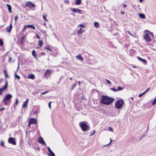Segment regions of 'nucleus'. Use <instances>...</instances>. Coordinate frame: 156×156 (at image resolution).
<instances>
[{
    "instance_id": "1",
    "label": "nucleus",
    "mask_w": 156,
    "mask_h": 156,
    "mask_svg": "<svg viewBox=\"0 0 156 156\" xmlns=\"http://www.w3.org/2000/svg\"><path fill=\"white\" fill-rule=\"evenodd\" d=\"M114 100L113 98L103 95L101 97L100 102L103 105H108L112 103Z\"/></svg>"
},
{
    "instance_id": "2",
    "label": "nucleus",
    "mask_w": 156,
    "mask_h": 156,
    "mask_svg": "<svg viewBox=\"0 0 156 156\" xmlns=\"http://www.w3.org/2000/svg\"><path fill=\"white\" fill-rule=\"evenodd\" d=\"M150 35H151L153 37H154L152 33L147 30H145L144 38L146 41H151V39L150 37Z\"/></svg>"
},
{
    "instance_id": "3",
    "label": "nucleus",
    "mask_w": 156,
    "mask_h": 156,
    "mask_svg": "<svg viewBox=\"0 0 156 156\" xmlns=\"http://www.w3.org/2000/svg\"><path fill=\"white\" fill-rule=\"evenodd\" d=\"M124 104V103L123 100H118L115 102V107L117 109L122 108L123 105Z\"/></svg>"
},
{
    "instance_id": "4",
    "label": "nucleus",
    "mask_w": 156,
    "mask_h": 156,
    "mask_svg": "<svg viewBox=\"0 0 156 156\" xmlns=\"http://www.w3.org/2000/svg\"><path fill=\"white\" fill-rule=\"evenodd\" d=\"M79 124L81 128L83 131H87L90 129V127L89 126L85 123L84 122H80L79 123Z\"/></svg>"
},
{
    "instance_id": "5",
    "label": "nucleus",
    "mask_w": 156,
    "mask_h": 156,
    "mask_svg": "<svg viewBox=\"0 0 156 156\" xmlns=\"http://www.w3.org/2000/svg\"><path fill=\"white\" fill-rule=\"evenodd\" d=\"M12 96L10 94H6L4 98L3 99V101L4 102V105H7L8 102H10V99L12 98Z\"/></svg>"
},
{
    "instance_id": "6",
    "label": "nucleus",
    "mask_w": 156,
    "mask_h": 156,
    "mask_svg": "<svg viewBox=\"0 0 156 156\" xmlns=\"http://www.w3.org/2000/svg\"><path fill=\"white\" fill-rule=\"evenodd\" d=\"M37 121L36 119L33 118H30L28 121V126H30V125L32 124H36Z\"/></svg>"
},
{
    "instance_id": "7",
    "label": "nucleus",
    "mask_w": 156,
    "mask_h": 156,
    "mask_svg": "<svg viewBox=\"0 0 156 156\" xmlns=\"http://www.w3.org/2000/svg\"><path fill=\"white\" fill-rule=\"evenodd\" d=\"M8 86V84L7 80L5 81V86L2 88L0 89V95H2L3 91L6 90Z\"/></svg>"
},
{
    "instance_id": "8",
    "label": "nucleus",
    "mask_w": 156,
    "mask_h": 156,
    "mask_svg": "<svg viewBox=\"0 0 156 156\" xmlns=\"http://www.w3.org/2000/svg\"><path fill=\"white\" fill-rule=\"evenodd\" d=\"M8 142L9 144H12L13 145L16 144V141L15 140V138L13 137H10L8 139Z\"/></svg>"
},
{
    "instance_id": "9",
    "label": "nucleus",
    "mask_w": 156,
    "mask_h": 156,
    "mask_svg": "<svg viewBox=\"0 0 156 156\" xmlns=\"http://www.w3.org/2000/svg\"><path fill=\"white\" fill-rule=\"evenodd\" d=\"M38 141L40 143L44 144L45 146L46 145V144L44 141L43 138L41 137H40L39 138Z\"/></svg>"
},
{
    "instance_id": "10",
    "label": "nucleus",
    "mask_w": 156,
    "mask_h": 156,
    "mask_svg": "<svg viewBox=\"0 0 156 156\" xmlns=\"http://www.w3.org/2000/svg\"><path fill=\"white\" fill-rule=\"evenodd\" d=\"M71 10L74 12L76 13L78 12L80 14L81 13V12H82V10H81L80 9H77L76 8L72 9H71Z\"/></svg>"
},
{
    "instance_id": "11",
    "label": "nucleus",
    "mask_w": 156,
    "mask_h": 156,
    "mask_svg": "<svg viewBox=\"0 0 156 156\" xmlns=\"http://www.w3.org/2000/svg\"><path fill=\"white\" fill-rule=\"evenodd\" d=\"M29 99H27L26 101H25L22 107L23 108H27L28 104Z\"/></svg>"
},
{
    "instance_id": "12",
    "label": "nucleus",
    "mask_w": 156,
    "mask_h": 156,
    "mask_svg": "<svg viewBox=\"0 0 156 156\" xmlns=\"http://www.w3.org/2000/svg\"><path fill=\"white\" fill-rule=\"evenodd\" d=\"M137 58L141 62H142L143 63H144V64L145 65H146L147 64L146 60L144 59H142L139 57V56L137 57Z\"/></svg>"
},
{
    "instance_id": "13",
    "label": "nucleus",
    "mask_w": 156,
    "mask_h": 156,
    "mask_svg": "<svg viewBox=\"0 0 156 156\" xmlns=\"http://www.w3.org/2000/svg\"><path fill=\"white\" fill-rule=\"evenodd\" d=\"M52 73V71L51 70L46 69L45 71V75H50Z\"/></svg>"
},
{
    "instance_id": "14",
    "label": "nucleus",
    "mask_w": 156,
    "mask_h": 156,
    "mask_svg": "<svg viewBox=\"0 0 156 156\" xmlns=\"http://www.w3.org/2000/svg\"><path fill=\"white\" fill-rule=\"evenodd\" d=\"M12 24L11 23L10 24L9 26V27H8L6 28V30L7 32H11V31L12 30Z\"/></svg>"
},
{
    "instance_id": "15",
    "label": "nucleus",
    "mask_w": 156,
    "mask_h": 156,
    "mask_svg": "<svg viewBox=\"0 0 156 156\" xmlns=\"http://www.w3.org/2000/svg\"><path fill=\"white\" fill-rule=\"evenodd\" d=\"M6 5L8 8V9L9 10V12L10 13L12 12V7L10 5L8 4H6Z\"/></svg>"
},
{
    "instance_id": "16",
    "label": "nucleus",
    "mask_w": 156,
    "mask_h": 156,
    "mask_svg": "<svg viewBox=\"0 0 156 156\" xmlns=\"http://www.w3.org/2000/svg\"><path fill=\"white\" fill-rule=\"evenodd\" d=\"M28 78L29 79H34L35 78V76L33 74H30L29 75Z\"/></svg>"
},
{
    "instance_id": "17",
    "label": "nucleus",
    "mask_w": 156,
    "mask_h": 156,
    "mask_svg": "<svg viewBox=\"0 0 156 156\" xmlns=\"http://www.w3.org/2000/svg\"><path fill=\"white\" fill-rule=\"evenodd\" d=\"M76 58L77 59H79L81 61L83 60V58L81 56L80 54H79L78 55L76 56Z\"/></svg>"
},
{
    "instance_id": "18",
    "label": "nucleus",
    "mask_w": 156,
    "mask_h": 156,
    "mask_svg": "<svg viewBox=\"0 0 156 156\" xmlns=\"http://www.w3.org/2000/svg\"><path fill=\"white\" fill-rule=\"evenodd\" d=\"M94 26L96 28H98L99 27L100 24L98 22H94Z\"/></svg>"
},
{
    "instance_id": "19",
    "label": "nucleus",
    "mask_w": 156,
    "mask_h": 156,
    "mask_svg": "<svg viewBox=\"0 0 156 156\" xmlns=\"http://www.w3.org/2000/svg\"><path fill=\"white\" fill-rule=\"evenodd\" d=\"M48 155L49 156H55V154L51 151L49 152V153H48Z\"/></svg>"
},
{
    "instance_id": "20",
    "label": "nucleus",
    "mask_w": 156,
    "mask_h": 156,
    "mask_svg": "<svg viewBox=\"0 0 156 156\" xmlns=\"http://www.w3.org/2000/svg\"><path fill=\"white\" fill-rule=\"evenodd\" d=\"M139 17L142 19H145L146 18L145 16L143 13H140L139 15Z\"/></svg>"
},
{
    "instance_id": "21",
    "label": "nucleus",
    "mask_w": 156,
    "mask_h": 156,
    "mask_svg": "<svg viewBox=\"0 0 156 156\" xmlns=\"http://www.w3.org/2000/svg\"><path fill=\"white\" fill-rule=\"evenodd\" d=\"M3 73L5 74V76L6 78L9 77V76L8 74L7 71L5 69L4 70Z\"/></svg>"
},
{
    "instance_id": "22",
    "label": "nucleus",
    "mask_w": 156,
    "mask_h": 156,
    "mask_svg": "<svg viewBox=\"0 0 156 156\" xmlns=\"http://www.w3.org/2000/svg\"><path fill=\"white\" fill-rule=\"evenodd\" d=\"M31 2H28L26 3V6H27L29 8L31 7Z\"/></svg>"
},
{
    "instance_id": "23",
    "label": "nucleus",
    "mask_w": 156,
    "mask_h": 156,
    "mask_svg": "<svg viewBox=\"0 0 156 156\" xmlns=\"http://www.w3.org/2000/svg\"><path fill=\"white\" fill-rule=\"evenodd\" d=\"M14 76L15 78H16L18 80H19L20 79V76L16 74V72H15L14 73Z\"/></svg>"
},
{
    "instance_id": "24",
    "label": "nucleus",
    "mask_w": 156,
    "mask_h": 156,
    "mask_svg": "<svg viewBox=\"0 0 156 156\" xmlns=\"http://www.w3.org/2000/svg\"><path fill=\"white\" fill-rule=\"evenodd\" d=\"M32 55L35 58H37L36 55V51L35 50H33L32 51Z\"/></svg>"
},
{
    "instance_id": "25",
    "label": "nucleus",
    "mask_w": 156,
    "mask_h": 156,
    "mask_svg": "<svg viewBox=\"0 0 156 156\" xmlns=\"http://www.w3.org/2000/svg\"><path fill=\"white\" fill-rule=\"evenodd\" d=\"M81 3V0H76L75 3L77 5H79Z\"/></svg>"
},
{
    "instance_id": "26",
    "label": "nucleus",
    "mask_w": 156,
    "mask_h": 156,
    "mask_svg": "<svg viewBox=\"0 0 156 156\" xmlns=\"http://www.w3.org/2000/svg\"><path fill=\"white\" fill-rule=\"evenodd\" d=\"M27 27L32 28L33 29H35V27L33 25H27Z\"/></svg>"
},
{
    "instance_id": "27",
    "label": "nucleus",
    "mask_w": 156,
    "mask_h": 156,
    "mask_svg": "<svg viewBox=\"0 0 156 156\" xmlns=\"http://www.w3.org/2000/svg\"><path fill=\"white\" fill-rule=\"evenodd\" d=\"M47 16V15L46 14L44 15V14H43V19L46 22L48 21V20L46 18V17Z\"/></svg>"
},
{
    "instance_id": "28",
    "label": "nucleus",
    "mask_w": 156,
    "mask_h": 156,
    "mask_svg": "<svg viewBox=\"0 0 156 156\" xmlns=\"http://www.w3.org/2000/svg\"><path fill=\"white\" fill-rule=\"evenodd\" d=\"M43 44V41L41 40H39L38 41V44L40 47H41Z\"/></svg>"
},
{
    "instance_id": "29",
    "label": "nucleus",
    "mask_w": 156,
    "mask_h": 156,
    "mask_svg": "<svg viewBox=\"0 0 156 156\" xmlns=\"http://www.w3.org/2000/svg\"><path fill=\"white\" fill-rule=\"evenodd\" d=\"M0 145L1 146H3L4 147H5L4 145V141H3L2 140L1 141V143H0Z\"/></svg>"
},
{
    "instance_id": "30",
    "label": "nucleus",
    "mask_w": 156,
    "mask_h": 156,
    "mask_svg": "<svg viewBox=\"0 0 156 156\" xmlns=\"http://www.w3.org/2000/svg\"><path fill=\"white\" fill-rule=\"evenodd\" d=\"M123 90V88L121 87H118V89H117V91L122 90Z\"/></svg>"
},
{
    "instance_id": "31",
    "label": "nucleus",
    "mask_w": 156,
    "mask_h": 156,
    "mask_svg": "<svg viewBox=\"0 0 156 156\" xmlns=\"http://www.w3.org/2000/svg\"><path fill=\"white\" fill-rule=\"evenodd\" d=\"M3 42L2 39L0 38V45L2 46L3 45Z\"/></svg>"
},
{
    "instance_id": "32",
    "label": "nucleus",
    "mask_w": 156,
    "mask_h": 156,
    "mask_svg": "<svg viewBox=\"0 0 156 156\" xmlns=\"http://www.w3.org/2000/svg\"><path fill=\"white\" fill-rule=\"evenodd\" d=\"M156 103V98H155L152 102V105H154Z\"/></svg>"
},
{
    "instance_id": "33",
    "label": "nucleus",
    "mask_w": 156,
    "mask_h": 156,
    "mask_svg": "<svg viewBox=\"0 0 156 156\" xmlns=\"http://www.w3.org/2000/svg\"><path fill=\"white\" fill-rule=\"evenodd\" d=\"M84 31V30L82 31H80V30L78 31L77 32V33L78 34H80L81 33L83 32Z\"/></svg>"
},
{
    "instance_id": "34",
    "label": "nucleus",
    "mask_w": 156,
    "mask_h": 156,
    "mask_svg": "<svg viewBox=\"0 0 156 156\" xmlns=\"http://www.w3.org/2000/svg\"><path fill=\"white\" fill-rule=\"evenodd\" d=\"M111 90L114 92H116L117 91V89H115L114 87H113L111 88Z\"/></svg>"
},
{
    "instance_id": "35",
    "label": "nucleus",
    "mask_w": 156,
    "mask_h": 156,
    "mask_svg": "<svg viewBox=\"0 0 156 156\" xmlns=\"http://www.w3.org/2000/svg\"><path fill=\"white\" fill-rule=\"evenodd\" d=\"M31 7H30V8H34L35 6V5L34 4H32L31 2Z\"/></svg>"
},
{
    "instance_id": "36",
    "label": "nucleus",
    "mask_w": 156,
    "mask_h": 156,
    "mask_svg": "<svg viewBox=\"0 0 156 156\" xmlns=\"http://www.w3.org/2000/svg\"><path fill=\"white\" fill-rule=\"evenodd\" d=\"M108 130L112 132L113 131V129L111 127H109L108 128Z\"/></svg>"
},
{
    "instance_id": "37",
    "label": "nucleus",
    "mask_w": 156,
    "mask_h": 156,
    "mask_svg": "<svg viewBox=\"0 0 156 156\" xmlns=\"http://www.w3.org/2000/svg\"><path fill=\"white\" fill-rule=\"evenodd\" d=\"M26 38V36H23V37H22L21 38V41H24V40Z\"/></svg>"
},
{
    "instance_id": "38",
    "label": "nucleus",
    "mask_w": 156,
    "mask_h": 156,
    "mask_svg": "<svg viewBox=\"0 0 156 156\" xmlns=\"http://www.w3.org/2000/svg\"><path fill=\"white\" fill-rule=\"evenodd\" d=\"M145 92H144L142 93V94H140L139 95V97H142L143 95H144L145 94Z\"/></svg>"
},
{
    "instance_id": "39",
    "label": "nucleus",
    "mask_w": 156,
    "mask_h": 156,
    "mask_svg": "<svg viewBox=\"0 0 156 156\" xmlns=\"http://www.w3.org/2000/svg\"><path fill=\"white\" fill-rule=\"evenodd\" d=\"M40 30L41 33L44 34H46V32L45 31L41 30Z\"/></svg>"
},
{
    "instance_id": "40",
    "label": "nucleus",
    "mask_w": 156,
    "mask_h": 156,
    "mask_svg": "<svg viewBox=\"0 0 156 156\" xmlns=\"http://www.w3.org/2000/svg\"><path fill=\"white\" fill-rule=\"evenodd\" d=\"M79 27H84L85 25L84 24H80L79 25Z\"/></svg>"
},
{
    "instance_id": "41",
    "label": "nucleus",
    "mask_w": 156,
    "mask_h": 156,
    "mask_svg": "<svg viewBox=\"0 0 156 156\" xmlns=\"http://www.w3.org/2000/svg\"><path fill=\"white\" fill-rule=\"evenodd\" d=\"M18 99L17 98H16V102L15 103H14V104L16 105H17L18 104Z\"/></svg>"
},
{
    "instance_id": "42",
    "label": "nucleus",
    "mask_w": 156,
    "mask_h": 156,
    "mask_svg": "<svg viewBox=\"0 0 156 156\" xmlns=\"http://www.w3.org/2000/svg\"><path fill=\"white\" fill-rule=\"evenodd\" d=\"M76 84H74L73 86V87H72L71 88V90H73V89H74V88L76 86Z\"/></svg>"
},
{
    "instance_id": "43",
    "label": "nucleus",
    "mask_w": 156,
    "mask_h": 156,
    "mask_svg": "<svg viewBox=\"0 0 156 156\" xmlns=\"http://www.w3.org/2000/svg\"><path fill=\"white\" fill-rule=\"evenodd\" d=\"M18 16H16L15 17L14 19H15V21L16 22V20H17V19H18Z\"/></svg>"
},
{
    "instance_id": "44",
    "label": "nucleus",
    "mask_w": 156,
    "mask_h": 156,
    "mask_svg": "<svg viewBox=\"0 0 156 156\" xmlns=\"http://www.w3.org/2000/svg\"><path fill=\"white\" fill-rule=\"evenodd\" d=\"M106 81L109 84H111V82L110 81H109V80H108L107 79H106Z\"/></svg>"
},
{
    "instance_id": "45",
    "label": "nucleus",
    "mask_w": 156,
    "mask_h": 156,
    "mask_svg": "<svg viewBox=\"0 0 156 156\" xmlns=\"http://www.w3.org/2000/svg\"><path fill=\"white\" fill-rule=\"evenodd\" d=\"M51 102L50 101L49 102V103H48V106L50 108H51Z\"/></svg>"
},
{
    "instance_id": "46",
    "label": "nucleus",
    "mask_w": 156,
    "mask_h": 156,
    "mask_svg": "<svg viewBox=\"0 0 156 156\" xmlns=\"http://www.w3.org/2000/svg\"><path fill=\"white\" fill-rule=\"evenodd\" d=\"M27 27V25H26L24 26V28L23 29V31H24L26 30V28Z\"/></svg>"
},
{
    "instance_id": "47",
    "label": "nucleus",
    "mask_w": 156,
    "mask_h": 156,
    "mask_svg": "<svg viewBox=\"0 0 156 156\" xmlns=\"http://www.w3.org/2000/svg\"><path fill=\"white\" fill-rule=\"evenodd\" d=\"M48 92V91H45L44 92H43L41 93V95H44V94L47 93Z\"/></svg>"
},
{
    "instance_id": "48",
    "label": "nucleus",
    "mask_w": 156,
    "mask_h": 156,
    "mask_svg": "<svg viewBox=\"0 0 156 156\" xmlns=\"http://www.w3.org/2000/svg\"><path fill=\"white\" fill-rule=\"evenodd\" d=\"M47 149H48V151L49 152H50V151H51V150L50 149V148L49 147H47Z\"/></svg>"
},
{
    "instance_id": "49",
    "label": "nucleus",
    "mask_w": 156,
    "mask_h": 156,
    "mask_svg": "<svg viewBox=\"0 0 156 156\" xmlns=\"http://www.w3.org/2000/svg\"><path fill=\"white\" fill-rule=\"evenodd\" d=\"M95 133V130H94L93 132V133L92 134H91L90 135V136H92V135H94Z\"/></svg>"
},
{
    "instance_id": "50",
    "label": "nucleus",
    "mask_w": 156,
    "mask_h": 156,
    "mask_svg": "<svg viewBox=\"0 0 156 156\" xmlns=\"http://www.w3.org/2000/svg\"><path fill=\"white\" fill-rule=\"evenodd\" d=\"M110 142L108 144H107L105 146H108V145H109L111 143V142H112V140L111 139V138L110 139Z\"/></svg>"
},
{
    "instance_id": "51",
    "label": "nucleus",
    "mask_w": 156,
    "mask_h": 156,
    "mask_svg": "<svg viewBox=\"0 0 156 156\" xmlns=\"http://www.w3.org/2000/svg\"><path fill=\"white\" fill-rule=\"evenodd\" d=\"M12 60V58L11 57H9V62H12L11 61Z\"/></svg>"
},
{
    "instance_id": "52",
    "label": "nucleus",
    "mask_w": 156,
    "mask_h": 156,
    "mask_svg": "<svg viewBox=\"0 0 156 156\" xmlns=\"http://www.w3.org/2000/svg\"><path fill=\"white\" fill-rule=\"evenodd\" d=\"M36 36L37 38L38 39H40V37L37 34H36Z\"/></svg>"
},
{
    "instance_id": "53",
    "label": "nucleus",
    "mask_w": 156,
    "mask_h": 156,
    "mask_svg": "<svg viewBox=\"0 0 156 156\" xmlns=\"http://www.w3.org/2000/svg\"><path fill=\"white\" fill-rule=\"evenodd\" d=\"M150 89V88H148L144 92H145V93H146V92H147Z\"/></svg>"
},
{
    "instance_id": "54",
    "label": "nucleus",
    "mask_w": 156,
    "mask_h": 156,
    "mask_svg": "<svg viewBox=\"0 0 156 156\" xmlns=\"http://www.w3.org/2000/svg\"><path fill=\"white\" fill-rule=\"evenodd\" d=\"M46 49L48 50L51 51V49L48 47H47Z\"/></svg>"
},
{
    "instance_id": "55",
    "label": "nucleus",
    "mask_w": 156,
    "mask_h": 156,
    "mask_svg": "<svg viewBox=\"0 0 156 156\" xmlns=\"http://www.w3.org/2000/svg\"><path fill=\"white\" fill-rule=\"evenodd\" d=\"M5 109V108L4 107L2 108L1 109H0V111H2L3 110H4Z\"/></svg>"
},
{
    "instance_id": "56",
    "label": "nucleus",
    "mask_w": 156,
    "mask_h": 156,
    "mask_svg": "<svg viewBox=\"0 0 156 156\" xmlns=\"http://www.w3.org/2000/svg\"><path fill=\"white\" fill-rule=\"evenodd\" d=\"M38 112V111H35L34 112V114H37Z\"/></svg>"
},
{
    "instance_id": "57",
    "label": "nucleus",
    "mask_w": 156,
    "mask_h": 156,
    "mask_svg": "<svg viewBox=\"0 0 156 156\" xmlns=\"http://www.w3.org/2000/svg\"><path fill=\"white\" fill-rule=\"evenodd\" d=\"M127 32L129 34L131 35L132 36H133V34H130V32H129V31H127Z\"/></svg>"
},
{
    "instance_id": "58",
    "label": "nucleus",
    "mask_w": 156,
    "mask_h": 156,
    "mask_svg": "<svg viewBox=\"0 0 156 156\" xmlns=\"http://www.w3.org/2000/svg\"><path fill=\"white\" fill-rule=\"evenodd\" d=\"M120 12H121V13L122 14H124L125 13V12H123V11H121Z\"/></svg>"
},
{
    "instance_id": "59",
    "label": "nucleus",
    "mask_w": 156,
    "mask_h": 156,
    "mask_svg": "<svg viewBox=\"0 0 156 156\" xmlns=\"http://www.w3.org/2000/svg\"><path fill=\"white\" fill-rule=\"evenodd\" d=\"M24 41H21V44H23V43H24Z\"/></svg>"
},
{
    "instance_id": "60",
    "label": "nucleus",
    "mask_w": 156,
    "mask_h": 156,
    "mask_svg": "<svg viewBox=\"0 0 156 156\" xmlns=\"http://www.w3.org/2000/svg\"><path fill=\"white\" fill-rule=\"evenodd\" d=\"M19 65H20V63H18V68H17V69H19ZM17 70H16V71H17Z\"/></svg>"
},
{
    "instance_id": "61",
    "label": "nucleus",
    "mask_w": 156,
    "mask_h": 156,
    "mask_svg": "<svg viewBox=\"0 0 156 156\" xmlns=\"http://www.w3.org/2000/svg\"><path fill=\"white\" fill-rule=\"evenodd\" d=\"M123 5L124 8H125L126 7V4H124V5Z\"/></svg>"
},
{
    "instance_id": "62",
    "label": "nucleus",
    "mask_w": 156,
    "mask_h": 156,
    "mask_svg": "<svg viewBox=\"0 0 156 156\" xmlns=\"http://www.w3.org/2000/svg\"><path fill=\"white\" fill-rule=\"evenodd\" d=\"M80 30V31H83V30H82V28H80V30Z\"/></svg>"
},
{
    "instance_id": "63",
    "label": "nucleus",
    "mask_w": 156,
    "mask_h": 156,
    "mask_svg": "<svg viewBox=\"0 0 156 156\" xmlns=\"http://www.w3.org/2000/svg\"><path fill=\"white\" fill-rule=\"evenodd\" d=\"M143 1V0H140V2L142 3Z\"/></svg>"
},
{
    "instance_id": "64",
    "label": "nucleus",
    "mask_w": 156,
    "mask_h": 156,
    "mask_svg": "<svg viewBox=\"0 0 156 156\" xmlns=\"http://www.w3.org/2000/svg\"><path fill=\"white\" fill-rule=\"evenodd\" d=\"M78 83H79V85H80V83H81V82H80V81H79V82H78Z\"/></svg>"
}]
</instances>
